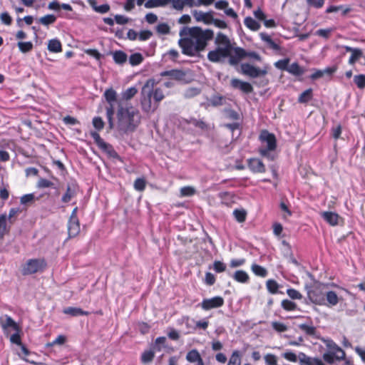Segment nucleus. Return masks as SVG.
Instances as JSON below:
<instances>
[{
    "label": "nucleus",
    "mask_w": 365,
    "mask_h": 365,
    "mask_svg": "<svg viewBox=\"0 0 365 365\" xmlns=\"http://www.w3.org/2000/svg\"><path fill=\"white\" fill-rule=\"evenodd\" d=\"M92 123H93V127L98 131L101 130L103 128L104 125H105L103 119L99 116L94 117L93 118Z\"/></svg>",
    "instance_id": "052dcab7"
},
{
    "label": "nucleus",
    "mask_w": 365,
    "mask_h": 365,
    "mask_svg": "<svg viewBox=\"0 0 365 365\" xmlns=\"http://www.w3.org/2000/svg\"><path fill=\"white\" fill-rule=\"evenodd\" d=\"M287 294L292 299H301L302 298V294L293 288L287 289Z\"/></svg>",
    "instance_id": "680f3d73"
},
{
    "label": "nucleus",
    "mask_w": 365,
    "mask_h": 365,
    "mask_svg": "<svg viewBox=\"0 0 365 365\" xmlns=\"http://www.w3.org/2000/svg\"><path fill=\"white\" fill-rule=\"evenodd\" d=\"M240 50H242L241 47H236L234 49L235 54L230 55L229 57V63L232 66L237 65L240 60L243 59V56H240L238 53H240Z\"/></svg>",
    "instance_id": "c9c22d12"
},
{
    "label": "nucleus",
    "mask_w": 365,
    "mask_h": 365,
    "mask_svg": "<svg viewBox=\"0 0 365 365\" xmlns=\"http://www.w3.org/2000/svg\"><path fill=\"white\" fill-rule=\"evenodd\" d=\"M232 278L240 283H247L250 279L248 274L244 270H237L232 275Z\"/></svg>",
    "instance_id": "c85d7f7f"
},
{
    "label": "nucleus",
    "mask_w": 365,
    "mask_h": 365,
    "mask_svg": "<svg viewBox=\"0 0 365 365\" xmlns=\"http://www.w3.org/2000/svg\"><path fill=\"white\" fill-rule=\"evenodd\" d=\"M47 263L43 258L28 259L23 266L21 272L23 275H30L37 272H42L46 268Z\"/></svg>",
    "instance_id": "423d86ee"
},
{
    "label": "nucleus",
    "mask_w": 365,
    "mask_h": 365,
    "mask_svg": "<svg viewBox=\"0 0 365 365\" xmlns=\"http://www.w3.org/2000/svg\"><path fill=\"white\" fill-rule=\"evenodd\" d=\"M56 21V17L53 14H47L39 19L38 21L43 26H48Z\"/></svg>",
    "instance_id": "37998d69"
},
{
    "label": "nucleus",
    "mask_w": 365,
    "mask_h": 365,
    "mask_svg": "<svg viewBox=\"0 0 365 365\" xmlns=\"http://www.w3.org/2000/svg\"><path fill=\"white\" fill-rule=\"evenodd\" d=\"M227 365H241V354L238 350L233 351Z\"/></svg>",
    "instance_id": "58836bf2"
},
{
    "label": "nucleus",
    "mask_w": 365,
    "mask_h": 365,
    "mask_svg": "<svg viewBox=\"0 0 365 365\" xmlns=\"http://www.w3.org/2000/svg\"><path fill=\"white\" fill-rule=\"evenodd\" d=\"M154 80L149 79L141 89L140 104L142 110L146 113H153L158 107V103L164 98L161 88H154Z\"/></svg>",
    "instance_id": "7ed1b4c3"
},
{
    "label": "nucleus",
    "mask_w": 365,
    "mask_h": 365,
    "mask_svg": "<svg viewBox=\"0 0 365 365\" xmlns=\"http://www.w3.org/2000/svg\"><path fill=\"white\" fill-rule=\"evenodd\" d=\"M230 85L232 88L239 89L247 94L253 91V87L250 83L242 81L237 78H232L231 80Z\"/></svg>",
    "instance_id": "ddd939ff"
},
{
    "label": "nucleus",
    "mask_w": 365,
    "mask_h": 365,
    "mask_svg": "<svg viewBox=\"0 0 365 365\" xmlns=\"http://www.w3.org/2000/svg\"><path fill=\"white\" fill-rule=\"evenodd\" d=\"M186 359L191 363L197 362L200 363V360H202L200 354L197 349H192L188 351L186 355Z\"/></svg>",
    "instance_id": "473e14b6"
},
{
    "label": "nucleus",
    "mask_w": 365,
    "mask_h": 365,
    "mask_svg": "<svg viewBox=\"0 0 365 365\" xmlns=\"http://www.w3.org/2000/svg\"><path fill=\"white\" fill-rule=\"evenodd\" d=\"M80 187L76 181L72 180L67 183L65 193L61 197V202H69L73 198L77 196Z\"/></svg>",
    "instance_id": "9d476101"
},
{
    "label": "nucleus",
    "mask_w": 365,
    "mask_h": 365,
    "mask_svg": "<svg viewBox=\"0 0 365 365\" xmlns=\"http://www.w3.org/2000/svg\"><path fill=\"white\" fill-rule=\"evenodd\" d=\"M259 37L262 41H264L267 46L274 51H279L280 46L279 44L275 43L272 38L267 33L262 32L259 34Z\"/></svg>",
    "instance_id": "aec40b11"
},
{
    "label": "nucleus",
    "mask_w": 365,
    "mask_h": 365,
    "mask_svg": "<svg viewBox=\"0 0 365 365\" xmlns=\"http://www.w3.org/2000/svg\"><path fill=\"white\" fill-rule=\"evenodd\" d=\"M201 90L196 87H190L187 88L183 93V96L186 98H191L199 95Z\"/></svg>",
    "instance_id": "a18cd8bd"
},
{
    "label": "nucleus",
    "mask_w": 365,
    "mask_h": 365,
    "mask_svg": "<svg viewBox=\"0 0 365 365\" xmlns=\"http://www.w3.org/2000/svg\"><path fill=\"white\" fill-rule=\"evenodd\" d=\"M195 192V189L191 186H185L180 189V195L183 197L192 196Z\"/></svg>",
    "instance_id": "5fc2aeb1"
},
{
    "label": "nucleus",
    "mask_w": 365,
    "mask_h": 365,
    "mask_svg": "<svg viewBox=\"0 0 365 365\" xmlns=\"http://www.w3.org/2000/svg\"><path fill=\"white\" fill-rule=\"evenodd\" d=\"M156 31L163 35H166L170 33V26L165 23H160L156 26Z\"/></svg>",
    "instance_id": "4d7b16f0"
},
{
    "label": "nucleus",
    "mask_w": 365,
    "mask_h": 365,
    "mask_svg": "<svg viewBox=\"0 0 365 365\" xmlns=\"http://www.w3.org/2000/svg\"><path fill=\"white\" fill-rule=\"evenodd\" d=\"M266 286L269 293L275 294L278 292L279 285L275 280L268 279L266 282Z\"/></svg>",
    "instance_id": "ea45409f"
},
{
    "label": "nucleus",
    "mask_w": 365,
    "mask_h": 365,
    "mask_svg": "<svg viewBox=\"0 0 365 365\" xmlns=\"http://www.w3.org/2000/svg\"><path fill=\"white\" fill-rule=\"evenodd\" d=\"M48 49L51 52L58 53L62 51L61 43L58 39H51L48 41Z\"/></svg>",
    "instance_id": "2f4dec72"
},
{
    "label": "nucleus",
    "mask_w": 365,
    "mask_h": 365,
    "mask_svg": "<svg viewBox=\"0 0 365 365\" xmlns=\"http://www.w3.org/2000/svg\"><path fill=\"white\" fill-rule=\"evenodd\" d=\"M162 76H168L171 79L181 81L184 78L185 73L181 70L172 69L170 71H165L161 73Z\"/></svg>",
    "instance_id": "412c9836"
},
{
    "label": "nucleus",
    "mask_w": 365,
    "mask_h": 365,
    "mask_svg": "<svg viewBox=\"0 0 365 365\" xmlns=\"http://www.w3.org/2000/svg\"><path fill=\"white\" fill-rule=\"evenodd\" d=\"M0 326L6 336H9L11 331H18L20 328L19 324L8 314L0 317Z\"/></svg>",
    "instance_id": "0eeeda50"
},
{
    "label": "nucleus",
    "mask_w": 365,
    "mask_h": 365,
    "mask_svg": "<svg viewBox=\"0 0 365 365\" xmlns=\"http://www.w3.org/2000/svg\"><path fill=\"white\" fill-rule=\"evenodd\" d=\"M224 299L220 296H215L212 298L204 299L198 304L203 310L208 311L212 309L221 307L224 304Z\"/></svg>",
    "instance_id": "9b49d317"
},
{
    "label": "nucleus",
    "mask_w": 365,
    "mask_h": 365,
    "mask_svg": "<svg viewBox=\"0 0 365 365\" xmlns=\"http://www.w3.org/2000/svg\"><path fill=\"white\" fill-rule=\"evenodd\" d=\"M272 327L277 332H284L287 330V326L282 322H273Z\"/></svg>",
    "instance_id": "0e129e2a"
},
{
    "label": "nucleus",
    "mask_w": 365,
    "mask_h": 365,
    "mask_svg": "<svg viewBox=\"0 0 365 365\" xmlns=\"http://www.w3.org/2000/svg\"><path fill=\"white\" fill-rule=\"evenodd\" d=\"M226 264L224 262L218 260L215 261L212 266V269L217 273L225 272L226 270Z\"/></svg>",
    "instance_id": "13d9d810"
},
{
    "label": "nucleus",
    "mask_w": 365,
    "mask_h": 365,
    "mask_svg": "<svg viewBox=\"0 0 365 365\" xmlns=\"http://www.w3.org/2000/svg\"><path fill=\"white\" fill-rule=\"evenodd\" d=\"M79 220H68V233L70 238L75 237L80 232Z\"/></svg>",
    "instance_id": "f3484780"
},
{
    "label": "nucleus",
    "mask_w": 365,
    "mask_h": 365,
    "mask_svg": "<svg viewBox=\"0 0 365 365\" xmlns=\"http://www.w3.org/2000/svg\"><path fill=\"white\" fill-rule=\"evenodd\" d=\"M313 96V91L312 88H308L303 91L298 98V102L300 103H307Z\"/></svg>",
    "instance_id": "72a5a7b5"
},
{
    "label": "nucleus",
    "mask_w": 365,
    "mask_h": 365,
    "mask_svg": "<svg viewBox=\"0 0 365 365\" xmlns=\"http://www.w3.org/2000/svg\"><path fill=\"white\" fill-rule=\"evenodd\" d=\"M155 352L153 349L145 350L141 354V361L144 364L152 361L155 356Z\"/></svg>",
    "instance_id": "e433bc0d"
},
{
    "label": "nucleus",
    "mask_w": 365,
    "mask_h": 365,
    "mask_svg": "<svg viewBox=\"0 0 365 365\" xmlns=\"http://www.w3.org/2000/svg\"><path fill=\"white\" fill-rule=\"evenodd\" d=\"M232 49L216 46L214 50H212L207 53V58L212 63H220L223 59L228 58L231 53Z\"/></svg>",
    "instance_id": "1a4fd4ad"
},
{
    "label": "nucleus",
    "mask_w": 365,
    "mask_h": 365,
    "mask_svg": "<svg viewBox=\"0 0 365 365\" xmlns=\"http://www.w3.org/2000/svg\"><path fill=\"white\" fill-rule=\"evenodd\" d=\"M287 72L295 76H300L304 74V69L298 63L294 62L288 66Z\"/></svg>",
    "instance_id": "cd10ccee"
},
{
    "label": "nucleus",
    "mask_w": 365,
    "mask_h": 365,
    "mask_svg": "<svg viewBox=\"0 0 365 365\" xmlns=\"http://www.w3.org/2000/svg\"><path fill=\"white\" fill-rule=\"evenodd\" d=\"M153 36L152 31L149 30L141 31L138 34V38L141 41L148 40Z\"/></svg>",
    "instance_id": "774afa93"
},
{
    "label": "nucleus",
    "mask_w": 365,
    "mask_h": 365,
    "mask_svg": "<svg viewBox=\"0 0 365 365\" xmlns=\"http://www.w3.org/2000/svg\"><path fill=\"white\" fill-rule=\"evenodd\" d=\"M182 37L178 41V45L182 53L188 56H195L205 50L207 42L214 37L211 29L203 30L200 27H183L180 31Z\"/></svg>",
    "instance_id": "f257e3e1"
},
{
    "label": "nucleus",
    "mask_w": 365,
    "mask_h": 365,
    "mask_svg": "<svg viewBox=\"0 0 365 365\" xmlns=\"http://www.w3.org/2000/svg\"><path fill=\"white\" fill-rule=\"evenodd\" d=\"M17 45L22 53H27L33 48V43L31 41H19Z\"/></svg>",
    "instance_id": "864d4df0"
},
{
    "label": "nucleus",
    "mask_w": 365,
    "mask_h": 365,
    "mask_svg": "<svg viewBox=\"0 0 365 365\" xmlns=\"http://www.w3.org/2000/svg\"><path fill=\"white\" fill-rule=\"evenodd\" d=\"M354 81L359 88L363 89L365 87V75H356L354 78Z\"/></svg>",
    "instance_id": "6e6d98bb"
},
{
    "label": "nucleus",
    "mask_w": 365,
    "mask_h": 365,
    "mask_svg": "<svg viewBox=\"0 0 365 365\" xmlns=\"http://www.w3.org/2000/svg\"><path fill=\"white\" fill-rule=\"evenodd\" d=\"M143 57L140 53H135L130 56L129 63L131 66H138L142 63Z\"/></svg>",
    "instance_id": "49530a36"
},
{
    "label": "nucleus",
    "mask_w": 365,
    "mask_h": 365,
    "mask_svg": "<svg viewBox=\"0 0 365 365\" xmlns=\"http://www.w3.org/2000/svg\"><path fill=\"white\" fill-rule=\"evenodd\" d=\"M89 5L91 6L93 11L99 14H106L108 12L110 9V5L108 4H104L100 6L97 5L96 0H87Z\"/></svg>",
    "instance_id": "5701e85b"
},
{
    "label": "nucleus",
    "mask_w": 365,
    "mask_h": 365,
    "mask_svg": "<svg viewBox=\"0 0 365 365\" xmlns=\"http://www.w3.org/2000/svg\"><path fill=\"white\" fill-rule=\"evenodd\" d=\"M138 92L135 87H130L121 93L122 100H130Z\"/></svg>",
    "instance_id": "4c0bfd02"
},
{
    "label": "nucleus",
    "mask_w": 365,
    "mask_h": 365,
    "mask_svg": "<svg viewBox=\"0 0 365 365\" xmlns=\"http://www.w3.org/2000/svg\"><path fill=\"white\" fill-rule=\"evenodd\" d=\"M244 24L246 27L252 31H257L260 29V24L256 20L250 16H247L244 19Z\"/></svg>",
    "instance_id": "c756f323"
},
{
    "label": "nucleus",
    "mask_w": 365,
    "mask_h": 365,
    "mask_svg": "<svg viewBox=\"0 0 365 365\" xmlns=\"http://www.w3.org/2000/svg\"><path fill=\"white\" fill-rule=\"evenodd\" d=\"M53 185V183L46 179V178H40L39 180L38 181V184H37V186L38 187H40V188H47V187H52Z\"/></svg>",
    "instance_id": "338daca9"
},
{
    "label": "nucleus",
    "mask_w": 365,
    "mask_h": 365,
    "mask_svg": "<svg viewBox=\"0 0 365 365\" xmlns=\"http://www.w3.org/2000/svg\"><path fill=\"white\" fill-rule=\"evenodd\" d=\"M289 63V58L280 59L274 63V66L282 71H287Z\"/></svg>",
    "instance_id": "8fccbe9b"
},
{
    "label": "nucleus",
    "mask_w": 365,
    "mask_h": 365,
    "mask_svg": "<svg viewBox=\"0 0 365 365\" xmlns=\"http://www.w3.org/2000/svg\"><path fill=\"white\" fill-rule=\"evenodd\" d=\"M116 128L122 134L133 133L139 126L141 115L139 110L131 104L123 105L122 101L118 103L116 111Z\"/></svg>",
    "instance_id": "f03ea898"
},
{
    "label": "nucleus",
    "mask_w": 365,
    "mask_h": 365,
    "mask_svg": "<svg viewBox=\"0 0 365 365\" xmlns=\"http://www.w3.org/2000/svg\"><path fill=\"white\" fill-rule=\"evenodd\" d=\"M133 185L135 190L142 192L145 189L146 181L144 178H139L135 180Z\"/></svg>",
    "instance_id": "603ef678"
},
{
    "label": "nucleus",
    "mask_w": 365,
    "mask_h": 365,
    "mask_svg": "<svg viewBox=\"0 0 365 365\" xmlns=\"http://www.w3.org/2000/svg\"><path fill=\"white\" fill-rule=\"evenodd\" d=\"M248 168L255 173H264L266 171L265 165L263 162L256 158H250L248 160Z\"/></svg>",
    "instance_id": "f8f14e48"
},
{
    "label": "nucleus",
    "mask_w": 365,
    "mask_h": 365,
    "mask_svg": "<svg viewBox=\"0 0 365 365\" xmlns=\"http://www.w3.org/2000/svg\"><path fill=\"white\" fill-rule=\"evenodd\" d=\"M281 306L284 310L288 312L294 311L297 309V304L289 299H283Z\"/></svg>",
    "instance_id": "c03bdc74"
},
{
    "label": "nucleus",
    "mask_w": 365,
    "mask_h": 365,
    "mask_svg": "<svg viewBox=\"0 0 365 365\" xmlns=\"http://www.w3.org/2000/svg\"><path fill=\"white\" fill-rule=\"evenodd\" d=\"M90 134L98 148H100L105 143V141L101 138L97 131H91Z\"/></svg>",
    "instance_id": "e2e57ef3"
},
{
    "label": "nucleus",
    "mask_w": 365,
    "mask_h": 365,
    "mask_svg": "<svg viewBox=\"0 0 365 365\" xmlns=\"http://www.w3.org/2000/svg\"><path fill=\"white\" fill-rule=\"evenodd\" d=\"M103 152L106 153V155L112 159L123 162L122 158L115 150L113 145L105 142L100 148Z\"/></svg>",
    "instance_id": "2eb2a0df"
},
{
    "label": "nucleus",
    "mask_w": 365,
    "mask_h": 365,
    "mask_svg": "<svg viewBox=\"0 0 365 365\" xmlns=\"http://www.w3.org/2000/svg\"><path fill=\"white\" fill-rule=\"evenodd\" d=\"M103 97L109 105H114L117 101V93L113 88L106 89L103 93Z\"/></svg>",
    "instance_id": "393cba45"
},
{
    "label": "nucleus",
    "mask_w": 365,
    "mask_h": 365,
    "mask_svg": "<svg viewBox=\"0 0 365 365\" xmlns=\"http://www.w3.org/2000/svg\"><path fill=\"white\" fill-rule=\"evenodd\" d=\"M106 118L108 120V128L113 129L115 126L113 115L115 114L114 105H109L106 108Z\"/></svg>",
    "instance_id": "bb28decb"
},
{
    "label": "nucleus",
    "mask_w": 365,
    "mask_h": 365,
    "mask_svg": "<svg viewBox=\"0 0 365 365\" xmlns=\"http://www.w3.org/2000/svg\"><path fill=\"white\" fill-rule=\"evenodd\" d=\"M326 298L329 304L331 306H335L339 302L337 294L334 291H329L326 293Z\"/></svg>",
    "instance_id": "de8ad7c7"
},
{
    "label": "nucleus",
    "mask_w": 365,
    "mask_h": 365,
    "mask_svg": "<svg viewBox=\"0 0 365 365\" xmlns=\"http://www.w3.org/2000/svg\"><path fill=\"white\" fill-rule=\"evenodd\" d=\"M282 356L289 361H291V362H297V354L292 351H285L282 354Z\"/></svg>",
    "instance_id": "69168bd1"
},
{
    "label": "nucleus",
    "mask_w": 365,
    "mask_h": 365,
    "mask_svg": "<svg viewBox=\"0 0 365 365\" xmlns=\"http://www.w3.org/2000/svg\"><path fill=\"white\" fill-rule=\"evenodd\" d=\"M6 214L0 215V240L2 239L6 231Z\"/></svg>",
    "instance_id": "09e8293b"
},
{
    "label": "nucleus",
    "mask_w": 365,
    "mask_h": 365,
    "mask_svg": "<svg viewBox=\"0 0 365 365\" xmlns=\"http://www.w3.org/2000/svg\"><path fill=\"white\" fill-rule=\"evenodd\" d=\"M233 215L238 222H243L246 220L247 212L244 209H235Z\"/></svg>",
    "instance_id": "79ce46f5"
},
{
    "label": "nucleus",
    "mask_w": 365,
    "mask_h": 365,
    "mask_svg": "<svg viewBox=\"0 0 365 365\" xmlns=\"http://www.w3.org/2000/svg\"><path fill=\"white\" fill-rule=\"evenodd\" d=\"M241 72L243 75L252 78H256L267 73V68L261 69L249 63H242L240 65Z\"/></svg>",
    "instance_id": "6e6552de"
},
{
    "label": "nucleus",
    "mask_w": 365,
    "mask_h": 365,
    "mask_svg": "<svg viewBox=\"0 0 365 365\" xmlns=\"http://www.w3.org/2000/svg\"><path fill=\"white\" fill-rule=\"evenodd\" d=\"M216 46L232 49L229 38L222 33H218L215 40Z\"/></svg>",
    "instance_id": "a211bd4d"
},
{
    "label": "nucleus",
    "mask_w": 365,
    "mask_h": 365,
    "mask_svg": "<svg viewBox=\"0 0 365 365\" xmlns=\"http://www.w3.org/2000/svg\"><path fill=\"white\" fill-rule=\"evenodd\" d=\"M322 218L330 225L335 226L338 225L339 215L334 212L327 211L322 213Z\"/></svg>",
    "instance_id": "6ab92c4d"
},
{
    "label": "nucleus",
    "mask_w": 365,
    "mask_h": 365,
    "mask_svg": "<svg viewBox=\"0 0 365 365\" xmlns=\"http://www.w3.org/2000/svg\"><path fill=\"white\" fill-rule=\"evenodd\" d=\"M239 51H240V53H238V55L240 56H243L244 58H249L252 59L256 61H259V62L262 61L261 56L256 51H247L242 48V50H240Z\"/></svg>",
    "instance_id": "a878e982"
},
{
    "label": "nucleus",
    "mask_w": 365,
    "mask_h": 365,
    "mask_svg": "<svg viewBox=\"0 0 365 365\" xmlns=\"http://www.w3.org/2000/svg\"><path fill=\"white\" fill-rule=\"evenodd\" d=\"M223 100L224 98L222 96L215 95L209 99V103L213 106H218L222 105Z\"/></svg>",
    "instance_id": "bf43d9fd"
},
{
    "label": "nucleus",
    "mask_w": 365,
    "mask_h": 365,
    "mask_svg": "<svg viewBox=\"0 0 365 365\" xmlns=\"http://www.w3.org/2000/svg\"><path fill=\"white\" fill-rule=\"evenodd\" d=\"M322 341L326 345L327 351L324 353L323 359L328 364H333L334 361H342L345 359L344 351L332 339L322 338Z\"/></svg>",
    "instance_id": "39448f33"
},
{
    "label": "nucleus",
    "mask_w": 365,
    "mask_h": 365,
    "mask_svg": "<svg viewBox=\"0 0 365 365\" xmlns=\"http://www.w3.org/2000/svg\"><path fill=\"white\" fill-rule=\"evenodd\" d=\"M192 16L198 22L202 21L205 24H211L212 20V11L203 12L202 11L195 10L192 11Z\"/></svg>",
    "instance_id": "4468645a"
},
{
    "label": "nucleus",
    "mask_w": 365,
    "mask_h": 365,
    "mask_svg": "<svg viewBox=\"0 0 365 365\" xmlns=\"http://www.w3.org/2000/svg\"><path fill=\"white\" fill-rule=\"evenodd\" d=\"M343 48L346 52H351V55L349 59V63L350 65L354 64L363 55V52L360 48H352L349 46H343Z\"/></svg>",
    "instance_id": "dca6fc26"
},
{
    "label": "nucleus",
    "mask_w": 365,
    "mask_h": 365,
    "mask_svg": "<svg viewBox=\"0 0 365 365\" xmlns=\"http://www.w3.org/2000/svg\"><path fill=\"white\" fill-rule=\"evenodd\" d=\"M298 327L307 335L317 338V328L314 326H313L312 322L311 321L307 324H300L298 325Z\"/></svg>",
    "instance_id": "4be33fe9"
},
{
    "label": "nucleus",
    "mask_w": 365,
    "mask_h": 365,
    "mask_svg": "<svg viewBox=\"0 0 365 365\" xmlns=\"http://www.w3.org/2000/svg\"><path fill=\"white\" fill-rule=\"evenodd\" d=\"M252 272L258 277H265L267 275V269L261 265L252 264L251 266Z\"/></svg>",
    "instance_id": "f704fd0d"
},
{
    "label": "nucleus",
    "mask_w": 365,
    "mask_h": 365,
    "mask_svg": "<svg viewBox=\"0 0 365 365\" xmlns=\"http://www.w3.org/2000/svg\"><path fill=\"white\" fill-rule=\"evenodd\" d=\"M166 338L165 336H159L155 339L153 349L155 351H161L162 349L165 347Z\"/></svg>",
    "instance_id": "a19ab883"
},
{
    "label": "nucleus",
    "mask_w": 365,
    "mask_h": 365,
    "mask_svg": "<svg viewBox=\"0 0 365 365\" xmlns=\"http://www.w3.org/2000/svg\"><path fill=\"white\" fill-rule=\"evenodd\" d=\"M63 312L66 314H68L72 317L88 316L89 314L88 312L84 311L81 308L73 307H68L65 308Z\"/></svg>",
    "instance_id": "b1692460"
},
{
    "label": "nucleus",
    "mask_w": 365,
    "mask_h": 365,
    "mask_svg": "<svg viewBox=\"0 0 365 365\" xmlns=\"http://www.w3.org/2000/svg\"><path fill=\"white\" fill-rule=\"evenodd\" d=\"M20 332H21V329L19 328L18 329V331H15L14 334H10L9 336L10 341L12 344H16V345H19V346L21 345L22 343H21V339Z\"/></svg>",
    "instance_id": "3c124183"
},
{
    "label": "nucleus",
    "mask_w": 365,
    "mask_h": 365,
    "mask_svg": "<svg viewBox=\"0 0 365 365\" xmlns=\"http://www.w3.org/2000/svg\"><path fill=\"white\" fill-rule=\"evenodd\" d=\"M259 138L262 143L259 148V155L269 160H274L276 155L273 152L277 148V139L275 135L268 130H264L261 132Z\"/></svg>",
    "instance_id": "20e7f679"
},
{
    "label": "nucleus",
    "mask_w": 365,
    "mask_h": 365,
    "mask_svg": "<svg viewBox=\"0 0 365 365\" xmlns=\"http://www.w3.org/2000/svg\"><path fill=\"white\" fill-rule=\"evenodd\" d=\"M113 58L115 63L123 65L126 62L128 56L123 51H115L113 53Z\"/></svg>",
    "instance_id": "7c9ffc66"
}]
</instances>
